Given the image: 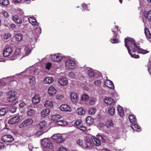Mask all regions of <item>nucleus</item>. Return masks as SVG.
<instances>
[{
	"label": "nucleus",
	"mask_w": 151,
	"mask_h": 151,
	"mask_svg": "<svg viewBox=\"0 0 151 151\" xmlns=\"http://www.w3.org/2000/svg\"><path fill=\"white\" fill-rule=\"evenodd\" d=\"M125 45L127 48L128 51L132 50H135L137 46L136 45L134 40L131 37H127L125 39Z\"/></svg>",
	"instance_id": "nucleus-1"
},
{
	"label": "nucleus",
	"mask_w": 151,
	"mask_h": 151,
	"mask_svg": "<svg viewBox=\"0 0 151 151\" xmlns=\"http://www.w3.org/2000/svg\"><path fill=\"white\" fill-rule=\"evenodd\" d=\"M91 139L93 142V144L97 146H99L101 144V141L104 142L105 139L101 135L98 134L96 136V137L94 136L91 137Z\"/></svg>",
	"instance_id": "nucleus-2"
},
{
	"label": "nucleus",
	"mask_w": 151,
	"mask_h": 151,
	"mask_svg": "<svg viewBox=\"0 0 151 151\" xmlns=\"http://www.w3.org/2000/svg\"><path fill=\"white\" fill-rule=\"evenodd\" d=\"M7 97L6 100L9 102H13L17 99V92L15 91H9L6 93Z\"/></svg>",
	"instance_id": "nucleus-3"
},
{
	"label": "nucleus",
	"mask_w": 151,
	"mask_h": 151,
	"mask_svg": "<svg viewBox=\"0 0 151 151\" xmlns=\"http://www.w3.org/2000/svg\"><path fill=\"white\" fill-rule=\"evenodd\" d=\"M42 145L45 148L51 149L53 148V145L51 140L49 138H45L41 141Z\"/></svg>",
	"instance_id": "nucleus-4"
},
{
	"label": "nucleus",
	"mask_w": 151,
	"mask_h": 151,
	"mask_svg": "<svg viewBox=\"0 0 151 151\" xmlns=\"http://www.w3.org/2000/svg\"><path fill=\"white\" fill-rule=\"evenodd\" d=\"M65 67L68 70H73L76 63L73 59H68L65 61Z\"/></svg>",
	"instance_id": "nucleus-5"
},
{
	"label": "nucleus",
	"mask_w": 151,
	"mask_h": 151,
	"mask_svg": "<svg viewBox=\"0 0 151 151\" xmlns=\"http://www.w3.org/2000/svg\"><path fill=\"white\" fill-rule=\"evenodd\" d=\"M34 122L33 119L31 118H29L24 120L19 125L20 128H23L24 127L29 125L32 124Z\"/></svg>",
	"instance_id": "nucleus-6"
},
{
	"label": "nucleus",
	"mask_w": 151,
	"mask_h": 151,
	"mask_svg": "<svg viewBox=\"0 0 151 151\" xmlns=\"http://www.w3.org/2000/svg\"><path fill=\"white\" fill-rule=\"evenodd\" d=\"M51 138L57 143H61L64 141L63 137L59 134H54L51 137Z\"/></svg>",
	"instance_id": "nucleus-7"
},
{
	"label": "nucleus",
	"mask_w": 151,
	"mask_h": 151,
	"mask_svg": "<svg viewBox=\"0 0 151 151\" xmlns=\"http://www.w3.org/2000/svg\"><path fill=\"white\" fill-rule=\"evenodd\" d=\"M51 58L53 61L59 62L61 61L62 59L61 55L60 54H57L51 55Z\"/></svg>",
	"instance_id": "nucleus-8"
},
{
	"label": "nucleus",
	"mask_w": 151,
	"mask_h": 151,
	"mask_svg": "<svg viewBox=\"0 0 151 151\" xmlns=\"http://www.w3.org/2000/svg\"><path fill=\"white\" fill-rule=\"evenodd\" d=\"M70 97L72 102L76 104L78 101V96L77 93L75 92H72L70 94Z\"/></svg>",
	"instance_id": "nucleus-9"
},
{
	"label": "nucleus",
	"mask_w": 151,
	"mask_h": 151,
	"mask_svg": "<svg viewBox=\"0 0 151 151\" xmlns=\"http://www.w3.org/2000/svg\"><path fill=\"white\" fill-rule=\"evenodd\" d=\"M2 140L5 142H11L14 140L13 137L10 135H6L1 137Z\"/></svg>",
	"instance_id": "nucleus-10"
},
{
	"label": "nucleus",
	"mask_w": 151,
	"mask_h": 151,
	"mask_svg": "<svg viewBox=\"0 0 151 151\" xmlns=\"http://www.w3.org/2000/svg\"><path fill=\"white\" fill-rule=\"evenodd\" d=\"M20 120L19 116H14L10 119L8 121V124H14L18 122Z\"/></svg>",
	"instance_id": "nucleus-11"
},
{
	"label": "nucleus",
	"mask_w": 151,
	"mask_h": 151,
	"mask_svg": "<svg viewBox=\"0 0 151 151\" xmlns=\"http://www.w3.org/2000/svg\"><path fill=\"white\" fill-rule=\"evenodd\" d=\"M104 101L105 103L109 105H113L115 103V101L110 97H106Z\"/></svg>",
	"instance_id": "nucleus-12"
},
{
	"label": "nucleus",
	"mask_w": 151,
	"mask_h": 151,
	"mask_svg": "<svg viewBox=\"0 0 151 151\" xmlns=\"http://www.w3.org/2000/svg\"><path fill=\"white\" fill-rule=\"evenodd\" d=\"M132 50V52H137L139 53H141L143 54H145L148 53L149 52V51L143 50L142 48H139L138 46L137 47V48H136L135 50Z\"/></svg>",
	"instance_id": "nucleus-13"
},
{
	"label": "nucleus",
	"mask_w": 151,
	"mask_h": 151,
	"mask_svg": "<svg viewBox=\"0 0 151 151\" xmlns=\"http://www.w3.org/2000/svg\"><path fill=\"white\" fill-rule=\"evenodd\" d=\"M12 20L15 23L17 24H21L22 22V19L18 16L15 15L12 16Z\"/></svg>",
	"instance_id": "nucleus-14"
},
{
	"label": "nucleus",
	"mask_w": 151,
	"mask_h": 151,
	"mask_svg": "<svg viewBox=\"0 0 151 151\" xmlns=\"http://www.w3.org/2000/svg\"><path fill=\"white\" fill-rule=\"evenodd\" d=\"M12 52V50L11 47H7L4 51L3 54L4 56L7 57L10 55Z\"/></svg>",
	"instance_id": "nucleus-15"
},
{
	"label": "nucleus",
	"mask_w": 151,
	"mask_h": 151,
	"mask_svg": "<svg viewBox=\"0 0 151 151\" xmlns=\"http://www.w3.org/2000/svg\"><path fill=\"white\" fill-rule=\"evenodd\" d=\"M60 109L61 111H70L71 109L70 107L67 104H63L60 106Z\"/></svg>",
	"instance_id": "nucleus-16"
},
{
	"label": "nucleus",
	"mask_w": 151,
	"mask_h": 151,
	"mask_svg": "<svg viewBox=\"0 0 151 151\" xmlns=\"http://www.w3.org/2000/svg\"><path fill=\"white\" fill-rule=\"evenodd\" d=\"M84 147L85 148H91L93 146V143L91 139L87 138L86 140V143Z\"/></svg>",
	"instance_id": "nucleus-17"
},
{
	"label": "nucleus",
	"mask_w": 151,
	"mask_h": 151,
	"mask_svg": "<svg viewBox=\"0 0 151 151\" xmlns=\"http://www.w3.org/2000/svg\"><path fill=\"white\" fill-rule=\"evenodd\" d=\"M59 83L62 86H66L68 83L67 79L64 77H61L58 80Z\"/></svg>",
	"instance_id": "nucleus-18"
},
{
	"label": "nucleus",
	"mask_w": 151,
	"mask_h": 151,
	"mask_svg": "<svg viewBox=\"0 0 151 151\" xmlns=\"http://www.w3.org/2000/svg\"><path fill=\"white\" fill-rule=\"evenodd\" d=\"M50 113V110L48 109H43L41 112L42 117L45 118L48 116Z\"/></svg>",
	"instance_id": "nucleus-19"
},
{
	"label": "nucleus",
	"mask_w": 151,
	"mask_h": 151,
	"mask_svg": "<svg viewBox=\"0 0 151 151\" xmlns=\"http://www.w3.org/2000/svg\"><path fill=\"white\" fill-rule=\"evenodd\" d=\"M37 126L40 129H43L47 126V123L45 121H42L37 125Z\"/></svg>",
	"instance_id": "nucleus-20"
},
{
	"label": "nucleus",
	"mask_w": 151,
	"mask_h": 151,
	"mask_svg": "<svg viewBox=\"0 0 151 151\" xmlns=\"http://www.w3.org/2000/svg\"><path fill=\"white\" fill-rule=\"evenodd\" d=\"M105 85L107 87L111 89L114 88V84L112 81L109 80L105 81L104 83Z\"/></svg>",
	"instance_id": "nucleus-21"
},
{
	"label": "nucleus",
	"mask_w": 151,
	"mask_h": 151,
	"mask_svg": "<svg viewBox=\"0 0 151 151\" xmlns=\"http://www.w3.org/2000/svg\"><path fill=\"white\" fill-rule=\"evenodd\" d=\"M40 97L39 95H35L32 99V102L34 104L39 103L40 101Z\"/></svg>",
	"instance_id": "nucleus-22"
},
{
	"label": "nucleus",
	"mask_w": 151,
	"mask_h": 151,
	"mask_svg": "<svg viewBox=\"0 0 151 151\" xmlns=\"http://www.w3.org/2000/svg\"><path fill=\"white\" fill-rule=\"evenodd\" d=\"M67 122L63 120L58 121L57 122H55V124L57 126L59 125L61 126H64L67 125Z\"/></svg>",
	"instance_id": "nucleus-23"
},
{
	"label": "nucleus",
	"mask_w": 151,
	"mask_h": 151,
	"mask_svg": "<svg viewBox=\"0 0 151 151\" xmlns=\"http://www.w3.org/2000/svg\"><path fill=\"white\" fill-rule=\"evenodd\" d=\"M20 54V51L19 49H16L11 57L12 59L14 60Z\"/></svg>",
	"instance_id": "nucleus-24"
},
{
	"label": "nucleus",
	"mask_w": 151,
	"mask_h": 151,
	"mask_svg": "<svg viewBox=\"0 0 151 151\" xmlns=\"http://www.w3.org/2000/svg\"><path fill=\"white\" fill-rule=\"evenodd\" d=\"M56 90L54 87L52 86H50L48 89V93L50 96H52L55 94Z\"/></svg>",
	"instance_id": "nucleus-25"
},
{
	"label": "nucleus",
	"mask_w": 151,
	"mask_h": 151,
	"mask_svg": "<svg viewBox=\"0 0 151 151\" xmlns=\"http://www.w3.org/2000/svg\"><path fill=\"white\" fill-rule=\"evenodd\" d=\"M115 108L113 106H111L108 108V113L110 115H113L115 113Z\"/></svg>",
	"instance_id": "nucleus-26"
},
{
	"label": "nucleus",
	"mask_w": 151,
	"mask_h": 151,
	"mask_svg": "<svg viewBox=\"0 0 151 151\" xmlns=\"http://www.w3.org/2000/svg\"><path fill=\"white\" fill-rule=\"evenodd\" d=\"M53 81V78L51 77H47L44 80V82L45 84H50Z\"/></svg>",
	"instance_id": "nucleus-27"
},
{
	"label": "nucleus",
	"mask_w": 151,
	"mask_h": 151,
	"mask_svg": "<svg viewBox=\"0 0 151 151\" xmlns=\"http://www.w3.org/2000/svg\"><path fill=\"white\" fill-rule=\"evenodd\" d=\"M44 106L47 107L51 108L53 106V103L51 101H46L45 102Z\"/></svg>",
	"instance_id": "nucleus-28"
},
{
	"label": "nucleus",
	"mask_w": 151,
	"mask_h": 151,
	"mask_svg": "<svg viewBox=\"0 0 151 151\" xmlns=\"http://www.w3.org/2000/svg\"><path fill=\"white\" fill-rule=\"evenodd\" d=\"M35 78L33 76H30L29 77V83L32 85H34L36 83Z\"/></svg>",
	"instance_id": "nucleus-29"
},
{
	"label": "nucleus",
	"mask_w": 151,
	"mask_h": 151,
	"mask_svg": "<svg viewBox=\"0 0 151 151\" xmlns=\"http://www.w3.org/2000/svg\"><path fill=\"white\" fill-rule=\"evenodd\" d=\"M29 22L33 25H39V24L37 23L36 20L33 17H30L29 18Z\"/></svg>",
	"instance_id": "nucleus-30"
},
{
	"label": "nucleus",
	"mask_w": 151,
	"mask_h": 151,
	"mask_svg": "<svg viewBox=\"0 0 151 151\" xmlns=\"http://www.w3.org/2000/svg\"><path fill=\"white\" fill-rule=\"evenodd\" d=\"M62 117L61 115H55L51 116V119L53 121L57 122Z\"/></svg>",
	"instance_id": "nucleus-31"
},
{
	"label": "nucleus",
	"mask_w": 151,
	"mask_h": 151,
	"mask_svg": "<svg viewBox=\"0 0 151 151\" xmlns=\"http://www.w3.org/2000/svg\"><path fill=\"white\" fill-rule=\"evenodd\" d=\"M36 112L33 109H30L28 110L27 112V115L30 117L34 116Z\"/></svg>",
	"instance_id": "nucleus-32"
},
{
	"label": "nucleus",
	"mask_w": 151,
	"mask_h": 151,
	"mask_svg": "<svg viewBox=\"0 0 151 151\" xmlns=\"http://www.w3.org/2000/svg\"><path fill=\"white\" fill-rule=\"evenodd\" d=\"M76 111L78 114L80 115H83L85 113V110L81 108L78 109Z\"/></svg>",
	"instance_id": "nucleus-33"
},
{
	"label": "nucleus",
	"mask_w": 151,
	"mask_h": 151,
	"mask_svg": "<svg viewBox=\"0 0 151 151\" xmlns=\"http://www.w3.org/2000/svg\"><path fill=\"white\" fill-rule=\"evenodd\" d=\"M86 121L87 124L88 125H91L93 122V119L91 116H88L86 118Z\"/></svg>",
	"instance_id": "nucleus-34"
},
{
	"label": "nucleus",
	"mask_w": 151,
	"mask_h": 151,
	"mask_svg": "<svg viewBox=\"0 0 151 151\" xmlns=\"http://www.w3.org/2000/svg\"><path fill=\"white\" fill-rule=\"evenodd\" d=\"M129 119L130 122L132 124L135 123L136 121V119L134 115L131 114L129 116Z\"/></svg>",
	"instance_id": "nucleus-35"
},
{
	"label": "nucleus",
	"mask_w": 151,
	"mask_h": 151,
	"mask_svg": "<svg viewBox=\"0 0 151 151\" xmlns=\"http://www.w3.org/2000/svg\"><path fill=\"white\" fill-rule=\"evenodd\" d=\"M136 123V122L132 124L131 125V127L134 130L137 131V129H140V127Z\"/></svg>",
	"instance_id": "nucleus-36"
},
{
	"label": "nucleus",
	"mask_w": 151,
	"mask_h": 151,
	"mask_svg": "<svg viewBox=\"0 0 151 151\" xmlns=\"http://www.w3.org/2000/svg\"><path fill=\"white\" fill-rule=\"evenodd\" d=\"M106 125L108 128H110L113 127L114 124L112 120H110L106 122Z\"/></svg>",
	"instance_id": "nucleus-37"
},
{
	"label": "nucleus",
	"mask_w": 151,
	"mask_h": 151,
	"mask_svg": "<svg viewBox=\"0 0 151 151\" xmlns=\"http://www.w3.org/2000/svg\"><path fill=\"white\" fill-rule=\"evenodd\" d=\"M112 31L113 32L114 34L115 35V37L117 36V34L119 33H120V30H119L118 29L117 27L116 26V27L114 29H112Z\"/></svg>",
	"instance_id": "nucleus-38"
},
{
	"label": "nucleus",
	"mask_w": 151,
	"mask_h": 151,
	"mask_svg": "<svg viewBox=\"0 0 151 151\" xmlns=\"http://www.w3.org/2000/svg\"><path fill=\"white\" fill-rule=\"evenodd\" d=\"M8 109L7 108H2L0 109V116H3L7 113Z\"/></svg>",
	"instance_id": "nucleus-39"
},
{
	"label": "nucleus",
	"mask_w": 151,
	"mask_h": 151,
	"mask_svg": "<svg viewBox=\"0 0 151 151\" xmlns=\"http://www.w3.org/2000/svg\"><path fill=\"white\" fill-rule=\"evenodd\" d=\"M15 37H16V40L18 42H20L21 41L22 38V35L20 33L17 34Z\"/></svg>",
	"instance_id": "nucleus-40"
},
{
	"label": "nucleus",
	"mask_w": 151,
	"mask_h": 151,
	"mask_svg": "<svg viewBox=\"0 0 151 151\" xmlns=\"http://www.w3.org/2000/svg\"><path fill=\"white\" fill-rule=\"evenodd\" d=\"M129 54L132 57L134 58H139V56L138 55H136L134 52H132L130 50L128 51Z\"/></svg>",
	"instance_id": "nucleus-41"
},
{
	"label": "nucleus",
	"mask_w": 151,
	"mask_h": 151,
	"mask_svg": "<svg viewBox=\"0 0 151 151\" xmlns=\"http://www.w3.org/2000/svg\"><path fill=\"white\" fill-rule=\"evenodd\" d=\"M89 69L88 72V75L91 78L95 76V74L94 71L90 68H89Z\"/></svg>",
	"instance_id": "nucleus-42"
},
{
	"label": "nucleus",
	"mask_w": 151,
	"mask_h": 151,
	"mask_svg": "<svg viewBox=\"0 0 151 151\" xmlns=\"http://www.w3.org/2000/svg\"><path fill=\"white\" fill-rule=\"evenodd\" d=\"M145 33L146 36L149 38H150L151 35L148 29L146 27L145 28Z\"/></svg>",
	"instance_id": "nucleus-43"
},
{
	"label": "nucleus",
	"mask_w": 151,
	"mask_h": 151,
	"mask_svg": "<svg viewBox=\"0 0 151 151\" xmlns=\"http://www.w3.org/2000/svg\"><path fill=\"white\" fill-rule=\"evenodd\" d=\"M9 3L8 0H0V4L4 6H7Z\"/></svg>",
	"instance_id": "nucleus-44"
},
{
	"label": "nucleus",
	"mask_w": 151,
	"mask_h": 151,
	"mask_svg": "<svg viewBox=\"0 0 151 151\" xmlns=\"http://www.w3.org/2000/svg\"><path fill=\"white\" fill-rule=\"evenodd\" d=\"M96 101V99L94 97L91 98L89 101L90 104L91 105H93L95 104V102Z\"/></svg>",
	"instance_id": "nucleus-45"
},
{
	"label": "nucleus",
	"mask_w": 151,
	"mask_h": 151,
	"mask_svg": "<svg viewBox=\"0 0 151 151\" xmlns=\"http://www.w3.org/2000/svg\"><path fill=\"white\" fill-rule=\"evenodd\" d=\"M117 109L119 113L120 116H123L124 114V112L121 106H119L117 108Z\"/></svg>",
	"instance_id": "nucleus-46"
},
{
	"label": "nucleus",
	"mask_w": 151,
	"mask_h": 151,
	"mask_svg": "<svg viewBox=\"0 0 151 151\" xmlns=\"http://www.w3.org/2000/svg\"><path fill=\"white\" fill-rule=\"evenodd\" d=\"M144 16L147 17L149 21H151V10H150L147 13L146 12V14H144Z\"/></svg>",
	"instance_id": "nucleus-47"
},
{
	"label": "nucleus",
	"mask_w": 151,
	"mask_h": 151,
	"mask_svg": "<svg viewBox=\"0 0 151 151\" xmlns=\"http://www.w3.org/2000/svg\"><path fill=\"white\" fill-rule=\"evenodd\" d=\"M89 98V96L87 94H83L81 96V99L82 101H85L88 100Z\"/></svg>",
	"instance_id": "nucleus-48"
},
{
	"label": "nucleus",
	"mask_w": 151,
	"mask_h": 151,
	"mask_svg": "<svg viewBox=\"0 0 151 151\" xmlns=\"http://www.w3.org/2000/svg\"><path fill=\"white\" fill-rule=\"evenodd\" d=\"M96 111V109L94 108H91L88 110V113L90 115H92L95 113Z\"/></svg>",
	"instance_id": "nucleus-49"
},
{
	"label": "nucleus",
	"mask_w": 151,
	"mask_h": 151,
	"mask_svg": "<svg viewBox=\"0 0 151 151\" xmlns=\"http://www.w3.org/2000/svg\"><path fill=\"white\" fill-rule=\"evenodd\" d=\"M82 120L81 119H78L76 120L75 122L74 125L75 126H80V125L82 123Z\"/></svg>",
	"instance_id": "nucleus-50"
},
{
	"label": "nucleus",
	"mask_w": 151,
	"mask_h": 151,
	"mask_svg": "<svg viewBox=\"0 0 151 151\" xmlns=\"http://www.w3.org/2000/svg\"><path fill=\"white\" fill-rule=\"evenodd\" d=\"M68 76L70 78H76V76L75 74L73 72H70L69 73L68 75Z\"/></svg>",
	"instance_id": "nucleus-51"
},
{
	"label": "nucleus",
	"mask_w": 151,
	"mask_h": 151,
	"mask_svg": "<svg viewBox=\"0 0 151 151\" xmlns=\"http://www.w3.org/2000/svg\"><path fill=\"white\" fill-rule=\"evenodd\" d=\"M45 132L42 130H39L36 132L35 135L37 137H39L43 134Z\"/></svg>",
	"instance_id": "nucleus-52"
},
{
	"label": "nucleus",
	"mask_w": 151,
	"mask_h": 151,
	"mask_svg": "<svg viewBox=\"0 0 151 151\" xmlns=\"http://www.w3.org/2000/svg\"><path fill=\"white\" fill-rule=\"evenodd\" d=\"M24 51L25 55H27L30 54L31 52L30 49L27 47H26L24 49Z\"/></svg>",
	"instance_id": "nucleus-53"
},
{
	"label": "nucleus",
	"mask_w": 151,
	"mask_h": 151,
	"mask_svg": "<svg viewBox=\"0 0 151 151\" xmlns=\"http://www.w3.org/2000/svg\"><path fill=\"white\" fill-rule=\"evenodd\" d=\"M35 29L37 31L36 33L37 34H40L41 32V29L40 27L39 26L35 27Z\"/></svg>",
	"instance_id": "nucleus-54"
},
{
	"label": "nucleus",
	"mask_w": 151,
	"mask_h": 151,
	"mask_svg": "<svg viewBox=\"0 0 151 151\" xmlns=\"http://www.w3.org/2000/svg\"><path fill=\"white\" fill-rule=\"evenodd\" d=\"M76 143L81 146H82L83 145V141L81 139H78L76 141Z\"/></svg>",
	"instance_id": "nucleus-55"
},
{
	"label": "nucleus",
	"mask_w": 151,
	"mask_h": 151,
	"mask_svg": "<svg viewBox=\"0 0 151 151\" xmlns=\"http://www.w3.org/2000/svg\"><path fill=\"white\" fill-rule=\"evenodd\" d=\"M77 128L81 130L85 131L86 130V128L83 126H80L77 127Z\"/></svg>",
	"instance_id": "nucleus-56"
},
{
	"label": "nucleus",
	"mask_w": 151,
	"mask_h": 151,
	"mask_svg": "<svg viewBox=\"0 0 151 151\" xmlns=\"http://www.w3.org/2000/svg\"><path fill=\"white\" fill-rule=\"evenodd\" d=\"M7 80L4 79L3 80H0V86L4 85L7 84L6 81Z\"/></svg>",
	"instance_id": "nucleus-57"
},
{
	"label": "nucleus",
	"mask_w": 151,
	"mask_h": 151,
	"mask_svg": "<svg viewBox=\"0 0 151 151\" xmlns=\"http://www.w3.org/2000/svg\"><path fill=\"white\" fill-rule=\"evenodd\" d=\"M11 36V35L10 33L6 34L4 35V39L7 40L10 38Z\"/></svg>",
	"instance_id": "nucleus-58"
},
{
	"label": "nucleus",
	"mask_w": 151,
	"mask_h": 151,
	"mask_svg": "<svg viewBox=\"0 0 151 151\" xmlns=\"http://www.w3.org/2000/svg\"><path fill=\"white\" fill-rule=\"evenodd\" d=\"M64 97L63 95L60 94H57L56 97V99H62Z\"/></svg>",
	"instance_id": "nucleus-59"
},
{
	"label": "nucleus",
	"mask_w": 151,
	"mask_h": 151,
	"mask_svg": "<svg viewBox=\"0 0 151 151\" xmlns=\"http://www.w3.org/2000/svg\"><path fill=\"white\" fill-rule=\"evenodd\" d=\"M1 13L4 17L6 18L8 17L9 16V14L7 12L4 11H3Z\"/></svg>",
	"instance_id": "nucleus-60"
},
{
	"label": "nucleus",
	"mask_w": 151,
	"mask_h": 151,
	"mask_svg": "<svg viewBox=\"0 0 151 151\" xmlns=\"http://www.w3.org/2000/svg\"><path fill=\"white\" fill-rule=\"evenodd\" d=\"M147 68L148 71L150 73L151 75V64L150 62H148V63Z\"/></svg>",
	"instance_id": "nucleus-61"
},
{
	"label": "nucleus",
	"mask_w": 151,
	"mask_h": 151,
	"mask_svg": "<svg viewBox=\"0 0 151 151\" xmlns=\"http://www.w3.org/2000/svg\"><path fill=\"white\" fill-rule=\"evenodd\" d=\"M57 151H67V150L63 147H60L58 149Z\"/></svg>",
	"instance_id": "nucleus-62"
},
{
	"label": "nucleus",
	"mask_w": 151,
	"mask_h": 151,
	"mask_svg": "<svg viewBox=\"0 0 151 151\" xmlns=\"http://www.w3.org/2000/svg\"><path fill=\"white\" fill-rule=\"evenodd\" d=\"M16 108L15 106H14L10 108V111L12 113H14L16 111Z\"/></svg>",
	"instance_id": "nucleus-63"
},
{
	"label": "nucleus",
	"mask_w": 151,
	"mask_h": 151,
	"mask_svg": "<svg viewBox=\"0 0 151 151\" xmlns=\"http://www.w3.org/2000/svg\"><path fill=\"white\" fill-rule=\"evenodd\" d=\"M51 63L50 62L46 64V68L47 70H50V68L51 66Z\"/></svg>",
	"instance_id": "nucleus-64"
}]
</instances>
